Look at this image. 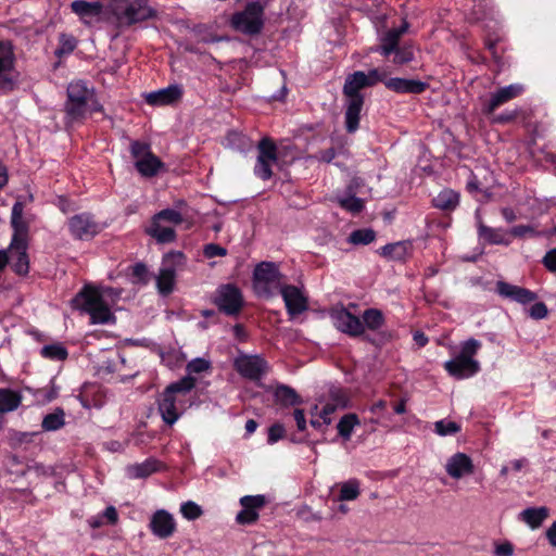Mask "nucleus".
Segmentation results:
<instances>
[{"instance_id":"nucleus-1","label":"nucleus","mask_w":556,"mask_h":556,"mask_svg":"<svg viewBox=\"0 0 556 556\" xmlns=\"http://www.w3.org/2000/svg\"><path fill=\"white\" fill-rule=\"evenodd\" d=\"M74 307L87 313L91 324L114 323L116 317L104 300L103 292L98 287L86 285L73 299Z\"/></svg>"},{"instance_id":"nucleus-2","label":"nucleus","mask_w":556,"mask_h":556,"mask_svg":"<svg viewBox=\"0 0 556 556\" xmlns=\"http://www.w3.org/2000/svg\"><path fill=\"white\" fill-rule=\"evenodd\" d=\"M478 339H468L462 342L459 354L444 363V370L458 380L475 376L480 370V364L475 359L481 349Z\"/></svg>"},{"instance_id":"nucleus-3","label":"nucleus","mask_w":556,"mask_h":556,"mask_svg":"<svg viewBox=\"0 0 556 556\" xmlns=\"http://www.w3.org/2000/svg\"><path fill=\"white\" fill-rule=\"evenodd\" d=\"M65 101L66 124L81 123L89 113V102L94 97V91L84 80L72 81L67 87Z\"/></svg>"},{"instance_id":"nucleus-4","label":"nucleus","mask_w":556,"mask_h":556,"mask_svg":"<svg viewBox=\"0 0 556 556\" xmlns=\"http://www.w3.org/2000/svg\"><path fill=\"white\" fill-rule=\"evenodd\" d=\"M106 8L121 26H130L156 16V11L148 5V0H110Z\"/></svg>"},{"instance_id":"nucleus-5","label":"nucleus","mask_w":556,"mask_h":556,"mask_svg":"<svg viewBox=\"0 0 556 556\" xmlns=\"http://www.w3.org/2000/svg\"><path fill=\"white\" fill-rule=\"evenodd\" d=\"M264 9L258 1L248 2L243 10L231 14L230 27L245 36L260 35L264 27Z\"/></svg>"},{"instance_id":"nucleus-6","label":"nucleus","mask_w":556,"mask_h":556,"mask_svg":"<svg viewBox=\"0 0 556 556\" xmlns=\"http://www.w3.org/2000/svg\"><path fill=\"white\" fill-rule=\"evenodd\" d=\"M283 276L275 262L262 261L253 271V288L258 296L271 298L283 285Z\"/></svg>"},{"instance_id":"nucleus-7","label":"nucleus","mask_w":556,"mask_h":556,"mask_svg":"<svg viewBox=\"0 0 556 556\" xmlns=\"http://www.w3.org/2000/svg\"><path fill=\"white\" fill-rule=\"evenodd\" d=\"M129 153L136 160L135 167L142 177H155L164 166V163L153 153L151 146L147 142L130 141Z\"/></svg>"},{"instance_id":"nucleus-8","label":"nucleus","mask_w":556,"mask_h":556,"mask_svg":"<svg viewBox=\"0 0 556 556\" xmlns=\"http://www.w3.org/2000/svg\"><path fill=\"white\" fill-rule=\"evenodd\" d=\"M16 56L9 40H0V93L9 94L18 86L20 73L14 68Z\"/></svg>"},{"instance_id":"nucleus-9","label":"nucleus","mask_w":556,"mask_h":556,"mask_svg":"<svg viewBox=\"0 0 556 556\" xmlns=\"http://www.w3.org/2000/svg\"><path fill=\"white\" fill-rule=\"evenodd\" d=\"M186 255L180 251H172L163 256L162 267L156 277L157 290L162 295H168L174 291L177 267L184 266Z\"/></svg>"},{"instance_id":"nucleus-10","label":"nucleus","mask_w":556,"mask_h":556,"mask_svg":"<svg viewBox=\"0 0 556 556\" xmlns=\"http://www.w3.org/2000/svg\"><path fill=\"white\" fill-rule=\"evenodd\" d=\"M232 368L242 378L256 382L269 370V364L262 355L241 354L232 362Z\"/></svg>"},{"instance_id":"nucleus-11","label":"nucleus","mask_w":556,"mask_h":556,"mask_svg":"<svg viewBox=\"0 0 556 556\" xmlns=\"http://www.w3.org/2000/svg\"><path fill=\"white\" fill-rule=\"evenodd\" d=\"M67 228L75 240L89 241L101 231L99 223L91 213H78L73 215L67 223Z\"/></svg>"},{"instance_id":"nucleus-12","label":"nucleus","mask_w":556,"mask_h":556,"mask_svg":"<svg viewBox=\"0 0 556 556\" xmlns=\"http://www.w3.org/2000/svg\"><path fill=\"white\" fill-rule=\"evenodd\" d=\"M214 303L225 315L237 316L244 303L242 291L236 285H223L218 289V295L215 298Z\"/></svg>"},{"instance_id":"nucleus-13","label":"nucleus","mask_w":556,"mask_h":556,"mask_svg":"<svg viewBox=\"0 0 556 556\" xmlns=\"http://www.w3.org/2000/svg\"><path fill=\"white\" fill-rule=\"evenodd\" d=\"M266 498L263 495H243L240 498L242 509L236 520L241 526H251L258 520V510L264 507Z\"/></svg>"},{"instance_id":"nucleus-14","label":"nucleus","mask_w":556,"mask_h":556,"mask_svg":"<svg viewBox=\"0 0 556 556\" xmlns=\"http://www.w3.org/2000/svg\"><path fill=\"white\" fill-rule=\"evenodd\" d=\"M334 327L350 338H358L364 334V325L352 312L342 307L332 315Z\"/></svg>"},{"instance_id":"nucleus-15","label":"nucleus","mask_w":556,"mask_h":556,"mask_svg":"<svg viewBox=\"0 0 556 556\" xmlns=\"http://www.w3.org/2000/svg\"><path fill=\"white\" fill-rule=\"evenodd\" d=\"M282 300H285L288 314L296 316L305 312L308 307L307 298L298 287L292 285H285L278 291Z\"/></svg>"},{"instance_id":"nucleus-16","label":"nucleus","mask_w":556,"mask_h":556,"mask_svg":"<svg viewBox=\"0 0 556 556\" xmlns=\"http://www.w3.org/2000/svg\"><path fill=\"white\" fill-rule=\"evenodd\" d=\"M184 97V88L179 85H169L165 88L144 94V102L152 106L176 104Z\"/></svg>"},{"instance_id":"nucleus-17","label":"nucleus","mask_w":556,"mask_h":556,"mask_svg":"<svg viewBox=\"0 0 556 556\" xmlns=\"http://www.w3.org/2000/svg\"><path fill=\"white\" fill-rule=\"evenodd\" d=\"M495 291L502 298L510 299L511 301L527 305L536 300V293L529 289L511 285L504 280H498L495 286Z\"/></svg>"},{"instance_id":"nucleus-18","label":"nucleus","mask_w":556,"mask_h":556,"mask_svg":"<svg viewBox=\"0 0 556 556\" xmlns=\"http://www.w3.org/2000/svg\"><path fill=\"white\" fill-rule=\"evenodd\" d=\"M525 91L523 85H507L505 87L498 88L491 97V100L484 106V114L492 115L497 108L502 104H506L509 101L516 99L521 96Z\"/></svg>"},{"instance_id":"nucleus-19","label":"nucleus","mask_w":556,"mask_h":556,"mask_svg":"<svg viewBox=\"0 0 556 556\" xmlns=\"http://www.w3.org/2000/svg\"><path fill=\"white\" fill-rule=\"evenodd\" d=\"M150 529L155 536L165 540L176 531V522L170 513L160 509L152 515Z\"/></svg>"},{"instance_id":"nucleus-20","label":"nucleus","mask_w":556,"mask_h":556,"mask_svg":"<svg viewBox=\"0 0 556 556\" xmlns=\"http://www.w3.org/2000/svg\"><path fill=\"white\" fill-rule=\"evenodd\" d=\"M24 205L17 201L13 204L11 210V227H13V238L10 244L22 245L27 243L28 238V223L23 217Z\"/></svg>"},{"instance_id":"nucleus-21","label":"nucleus","mask_w":556,"mask_h":556,"mask_svg":"<svg viewBox=\"0 0 556 556\" xmlns=\"http://www.w3.org/2000/svg\"><path fill=\"white\" fill-rule=\"evenodd\" d=\"M445 470L452 479L459 480L466 475L473 473L475 465L467 454L457 452L448 458Z\"/></svg>"},{"instance_id":"nucleus-22","label":"nucleus","mask_w":556,"mask_h":556,"mask_svg":"<svg viewBox=\"0 0 556 556\" xmlns=\"http://www.w3.org/2000/svg\"><path fill=\"white\" fill-rule=\"evenodd\" d=\"M265 390L273 392L275 404L281 408H288L303 403V399L298 394L295 389L289 387V384L277 383V386L267 387Z\"/></svg>"},{"instance_id":"nucleus-23","label":"nucleus","mask_w":556,"mask_h":556,"mask_svg":"<svg viewBox=\"0 0 556 556\" xmlns=\"http://www.w3.org/2000/svg\"><path fill=\"white\" fill-rule=\"evenodd\" d=\"M72 12L75 13L80 22L90 24L99 20L104 11L101 2H88L85 0H75L71 4Z\"/></svg>"},{"instance_id":"nucleus-24","label":"nucleus","mask_w":556,"mask_h":556,"mask_svg":"<svg viewBox=\"0 0 556 556\" xmlns=\"http://www.w3.org/2000/svg\"><path fill=\"white\" fill-rule=\"evenodd\" d=\"M478 239L483 244H502L510 245L511 239H509L508 230L505 228H492L482 223L478 222L477 226Z\"/></svg>"},{"instance_id":"nucleus-25","label":"nucleus","mask_w":556,"mask_h":556,"mask_svg":"<svg viewBox=\"0 0 556 556\" xmlns=\"http://www.w3.org/2000/svg\"><path fill=\"white\" fill-rule=\"evenodd\" d=\"M28 243L17 245L10 243L8 250L9 265L13 273L24 277L28 274V255H27Z\"/></svg>"},{"instance_id":"nucleus-26","label":"nucleus","mask_w":556,"mask_h":556,"mask_svg":"<svg viewBox=\"0 0 556 556\" xmlns=\"http://www.w3.org/2000/svg\"><path fill=\"white\" fill-rule=\"evenodd\" d=\"M384 87L396 93L421 94L429 88V85L421 80L394 77L387 80Z\"/></svg>"},{"instance_id":"nucleus-27","label":"nucleus","mask_w":556,"mask_h":556,"mask_svg":"<svg viewBox=\"0 0 556 556\" xmlns=\"http://www.w3.org/2000/svg\"><path fill=\"white\" fill-rule=\"evenodd\" d=\"M178 397L173 394L163 391L157 400V410L161 418L168 426H173L180 417V413L177 407Z\"/></svg>"},{"instance_id":"nucleus-28","label":"nucleus","mask_w":556,"mask_h":556,"mask_svg":"<svg viewBox=\"0 0 556 556\" xmlns=\"http://www.w3.org/2000/svg\"><path fill=\"white\" fill-rule=\"evenodd\" d=\"M364 98L345 99L344 124L348 134H355L359 128Z\"/></svg>"},{"instance_id":"nucleus-29","label":"nucleus","mask_w":556,"mask_h":556,"mask_svg":"<svg viewBox=\"0 0 556 556\" xmlns=\"http://www.w3.org/2000/svg\"><path fill=\"white\" fill-rule=\"evenodd\" d=\"M370 87V83L366 80L365 72L356 71L350 74L343 85V96L345 99L364 98L361 89Z\"/></svg>"},{"instance_id":"nucleus-30","label":"nucleus","mask_w":556,"mask_h":556,"mask_svg":"<svg viewBox=\"0 0 556 556\" xmlns=\"http://www.w3.org/2000/svg\"><path fill=\"white\" fill-rule=\"evenodd\" d=\"M163 467L162 463L153 457L147 458L141 464L129 465L127 468L128 476L134 479H144Z\"/></svg>"},{"instance_id":"nucleus-31","label":"nucleus","mask_w":556,"mask_h":556,"mask_svg":"<svg viewBox=\"0 0 556 556\" xmlns=\"http://www.w3.org/2000/svg\"><path fill=\"white\" fill-rule=\"evenodd\" d=\"M432 206L443 212H453L459 205V194L452 189H443L431 200Z\"/></svg>"},{"instance_id":"nucleus-32","label":"nucleus","mask_w":556,"mask_h":556,"mask_svg":"<svg viewBox=\"0 0 556 556\" xmlns=\"http://www.w3.org/2000/svg\"><path fill=\"white\" fill-rule=\"evenodd\" d=\"M21 392L10 389L0 388V414H7L16 410L22 403Z\"/></svg>"},{"instance_id":"nucleus-33","label":"nucleus","mask_w":556,"mask_h":556,"mask_svg":"<svg viewBox=\"0 0 556 556\" xmlns=\"http://www.w3.org/2000/svg\"><path fill=\"white\" fill-rule=\"evenodd\" d=\"M146 233L155 239L160 244L173 243L176 240V231L174 228L163 227L161 223L153 219L150 227L146 229Z\"/></svg>"},{"instance_id":"nucleus-34","label":"nucleus","mask_w":556,"mask_h":556,"mask_svg":"<svg viewBox=\"0 0 556 556\" xmlns=\"http://www.w3.org/2000/svg\"><path fill=\"white\" fill-rule=\"evenodd\" d=\"M548 508L542 506L527 508L521 514H519V516H521V519L532 529H538L543 525L545 519L548 517Z\"/></svg>"},{"instance_id":"nucleus-35","label":"nucleus","mask_w":556,"mask_h":556,"mask_svg":"<svg viewBox=\"0 0 556 556\" xmlns=\"http://www.w3.org/2000/svg\"><path fill=\"white\" fill-rule=\"evenodd\" d=\"M257 161L274 162L278 161V150L275 141L270 137H263L257 143Z\"/></svg>"},{"instance_id":"nucleus-36","label":"nucleus","mask_w":556,"mask_h":556,"mask_svg":"<svg viewBox=\"0 0 556 556\" xmlns=\"http://www.w3.org/2000/svg\"><path fill=\"white\" fill-rule=\"evenodd\" d=\"M380 256L389 260L403 261L408 254L407 242L387 243L379 249Z\"/></svg>"},{"instance_id":"nucleus-37","label":"nucleus","mask_w":556,"mask_h":556,"mask_svg":"<svg viewBox=\"0 0 556 556\" xmlns=\"http://www.w3.org/2000/svg\"><path fill=\"white\" fill-rule=\"evenodd\" d=\"M364 329L367 328L371 331H377L384 324V316L379 308L369 307L364 309L362 320Z\"/></svg>"},{"instance_id":"nucleus-38","label":"nucleus","mask_w":556,"mask_h":556,"mask_svg":"<svg viewBox=\"0 0 556 556\" xmlns=\"http://www.w3.org/2000/svg\"><path fill=\"white\" fill-rule=\"evenodd\" d=\"M399 41H400V37H399L397 33L388 30L380 38V45L375 51L384 58H389L392 55L394 50L397 49Z\"/></svg>"},{"instance_id":"nucleus-39","label":"nucleus","mask_w":556,"mask_h":556,"mask_svg":"<svg viewBox=\"0 0 556 556\" xmlns=\"http://www.w3.org/2000/svg\"><path fill=\"white\" fill-rule=\"evenodd\" d=\"M195 386V379L193 377L186 376L179 379L178 381L165 387L163 391L173 394L178 397L179 395H186L189 393Z\"/></svg>"},{"instance_id":"nucleus-40","label":"nucleus","mask_w":556,"mask_h":556,"mask_svg":"<svg viewBox=\"0 0 556 556\" xmlns=\"http://www.w3.org/2000/svg\"><path fill=\"white\" fill-rule=\"evenodd\" d=\"M361 424L358 416L354 413L346 414L341 417L338 424V433L344 440H349L354 428Z\"/></svg>"},{"instance_id":"nucleus-41","label":"nucleus","mask_w":556,"mask_h":556,"mask_svg":"<svg viewBox=\"0 0 556 556\" xmlns=\"http://www.w3.org/2000/svg\"><path fill=\"white\" fill-rule=\"evenodd\" d=\"M40 355L51 361H64L68 357V351L61 343H53L43 345L40 350Z\"/></svg>"},{"instance_id":"nucleus-42","label":"nucleus","mask_w":556,"mask_h":556,"mask_svg":"<svg viewBox=\"0 0 556 556\" xmlns=\"http://www.w3.org/2000/svg\"><path fill=\"white\" fill-rule=\"evenodd\" d=\"M64 426V413L56 408L53 413L42 418L41 428L43 431H56Z\"/></svg>"},{"instance_id":"nucleus-43","label":"nucleus","mask_w":556,"mask_h":556,"mask_svg":"<svg viewBox=\"0 0 556 556\" xmlns=\"http://www.w3.org/2000/svg\"><path fill=\"white\" fill-rule=\"evenodd\" d=\"M359 493V481L356 479L346 480L341 484L338 500L341 502L354 501L358 498Z\"/></svg>"},{"instance_id":"nucleus-44","label":"nucleus","mask_w":556,"mask_h":556,"mask_svg":"<svg viewBox=\"0 0 556 556\" xmlns=\"http://www.w3.org/2000/svg\"><path fill=\"white\" fill-rule=\"evenodd\" d=\"M338 203L342 210L354 215L362 213L365 207L363 199L356 195L341 197L338 199Z\"/></svg>"},{"instance_id":"nucleus-45","label":"nucleus","mask_w":556,"mask_h":556,"mask_svg":"<svg viewBox=\"0 0 556 556\" xmlns=\"http://www.w3.org/2000/svg\"><path fill=\"white\" fill-rule=\"evenodd\" d=\"M376 239V232L372 228H359L349 235L350 244H369Z\"/></svg>"},{"instance_id":"nucleus-46","label":"nucleus","mask_w":556,"mask_h":556,"mask_svg":"<svg viewBox=\"0 0 556 556\" xmlns=\"http://www.w3.org/2000/svg\"><path fill=\"white\" fill-rule=\"evenodd\" d=\"M328 401L344 409L350 405L349 391L342 387H332L328 393Z\"/></svg>"},{"instance_id":"nucleus-47","label":"nucleus","mask_w":556,"mask_h":556,"mask_svg":"<svg viewBox=\"0 0 556 556\" xmlns=\"http://www.w3.org/2000/svg\"><path fill=\"white\" fill-rule=\"evenodd\" d=\"M77 46V39L67 34H61L59 37V46L55 50V55L63 56V55H70V53H73Z\"/></svg>"},{"instance_id":"nucleus-48","label":"nucleus","mask_w":556,"mask_h":556,"mask_svg":"<svg viewBox=\"0 0 556 556\" xmlns=\"http://www.w3.org/2000/svg\"><path fill=\"white\" fill-rule=\"evenodd\" d=\"M392 62L395 65H404L413 61L414 51L410 45L399 46L394 52H392Z\"/></svg>"},{"instance_id":"nucleus-49","label":"nucleus","mask_w":556,"mask_h":556,"mask_svg":"<svg viewBox=\"0 0 556 556\" xmlns=\"http://www.w3.org/2000/svg\"><path fill=\"white\" fill-rule=\"evenodd\" d=\"M155 222H168L174 225H180L184 223V216L174 208H165L155 214L152 218Z\"/></svg>"},{"instance_id":"nucleus-50","label":"nucleus","mask_w":556,"mask_h":556,"mask_svg":"<svg viewBox=\"0 0 556 556\" xmlns=\"http://www.w3.org/2000/svg\"><path fill=\"white\" fill-rule=\"evenodd\" d=\"M274 162L257 161L254 166V175L262 181H268L273 178Z\"/></svg>"},{"instance_id":"nucleus-51","label":"nucleus","mask_w":556,"mask_h":556,"mask_svg":"<svg viewBox=\"0 0 556 556\" xmlns=\"http://www.w3.org/2000/svg\"><path fill=\"white\" fill-rule=\"evenodd\" d=\"M180 514L188 520H195L203 515V510L199 504L188 501L180 505Z\"/></svg>"},{"instance_id":"nucleus-52","label":"nucleus","mask_w":556,"mask_h":556,"mask_svg":"<svg viewBox=\"0 0 556 556\" xmlns=\"http://www.w3.org/2000/svg\"><path fill=\"white\" fill-rule=\"evenodd\" d=\"M434 431L441 435L455 434L460 431L456 421L441 419L434 422Z\"/></svg>"},{"instance_id":"nucleus-53","label":"nucleus","mask_w":556,"mask_h":556,"mask_svg":"<svg viewBox=\"0 0 556 556\" xmlns=\"http://www.w3.org/2000/svg\"><path fill=\"white\" fill-rule=\"evenodd\" d=\"M286 437V428L280 422H275L268 430V443L270 445L277 443L280 439Z\"/></svg>"},{"instance_id":"nucleus-54","label":"nucleus","mask_w":556,"mask_h":556,"mask_svg":"<svg viewBox=\"0 0 556 556\" xmlns=\"http://www.w3.org/2000/svg\"><path fill=\"white\" fill-rule=\"evenodd\" d=\"M366 80L370 83L371 86H376L378 83H382L384 85L390 78L388 77V72L384 70H371L365 73Z\"/></svg>"},{"instance_id":"nucleus-55","label":"nucleus","mask_w":556,"mask_h":556,"mask_svg":"<svg viewBox=\"0 0 556 556\" xmlns=\"http://www.w3.org/2000/svg\"><path fill=\"white\" fill-rule=\"evenodd\" d=\"M210 367H211V364L207 359H205L203 357H195L191 362L188 363L187 370L190 374L191 372L200 374L205 370H208Z\"/></svg>"},{"instance_id":"nucleus-56","label":"nucleus","mask_w":556,"mask_h":556,"mask_svg":"<svg viewBox=\"0 0 556 556\" xmlns=\"http://www.w3.org/2000/svg\"><path fill=\"white\" fill-rule=\"evenodd\" d=\"M203 253L206 258H214L226 256L227 250L218 243H207L204 245Z\"/></svg>"},{"instance_id":"nucleus-57","label":"nucleus","mask_w":556,"mask_h":556,"mask_svg":"<svg viewBox=\"0 0 556 556\" xmlns=\"http://www.w3.org/2000/svg\"><path fill=\"white\" fill-rule=\"evenodd\" d=\"M547 306L543 302H536L529 308V316L534 320L544 319L547 316Z\"/></svg>"},{"instance_id":"nucleus-58","label":"nucleus","mask_w":556,"mask_h":556,"mask_svg":"<svg viewBox=\"0 0 556 556\" xmlns=\"http://www.w3.org/2000/svg\"><path fill=\"white\" fill-rule=\"evenodd\" d=\"M227 139L231 146H237L240 149H245L251 146V141L241 132H230Z\"/></svg>"},{"instance_id":"nucleus-59","label":"nucleus","mask_w":556,"mask_h":556,"mask_svg":"<svg viewBox=\"0 0 556 556\" xmlns=\"http://www.w3.org/2000/svg\"><path fill=\"white\" fill-rule=\"evenodd\" d=\"M509 233V239L513 238H525L528 235H534L535 231L532 227L526 225H518L510 229H507Z\"/></svg>"},{"instance_id":"nucleus-60","label":"nucleus","mask_w":556,"mask_h":556,"mask_svg":"<svg viewBox=\"0 0 556 556\" xmlns=\"http://www.w3.org/2000/svg\"><path fill=\"white\" fill-rule=\"evenodd\" d=\"M544 267L552 274H556V248L546 252L542 260Z\"/></svg>"},{"instance_id":"nucleus-61","label":"nucleus","mask_w":556,"mask_h":556,"mask_svg":"<svg viewBox=\"0 0 556 556\" xmlns=\"http://www.w3.org/2000/svg\"><path fill=\"white\" fill-rule=\"evenodd\" d=\"M130 274H132V277L137 278L138 281L142 282V283H147L148 281V269H147V266L139 262V263H136L134 266H132V271H130Z\"/></svg>"},{"instance_id":"nucleus-62","label":"nucleus","mask_w":556,"mask_h":556,"mask_svg":"<svg viewBox=\"0 0 556 556\" xmlns=\"http://www.w3.org/2000/svg\"><path fill=\"white\" fill-rule=\"evenodd\" d=\"M496 39H493L491 37H486L484 39V48L490 51L494 62L500 65L501 64V55L497 53L496 50Z\"/></svg>"},{"instance_id":"nucleus-63","label":"nucleus","mask_w":556,"mask_h":556,"mask_svg":"<svg viewBox=\"0 0 556 556\" xmlns=\"http://www.w3.org/2000/svg\"><path fill=\"white\" fill-rule=\"evenodd\" d=\"M517 118L516 111H507L505 113L498 114L492 118L495 124H508L514 122Z\"/></svg>"},{"instance_id":"nucleus-64","label":"nucleus","mask_w":556,"mask_h":556,"mask_svg":"<svg viewBox=\"0 0 556 556\" xmlns=\"http://www.w3.org/2000/svg\"><path fill=\"white\" fill-rule=\"evenodd\" d=\"M514 553V546L509 542L498 543L495 546V556H511Z\"/></svg>"}]
</instances>
